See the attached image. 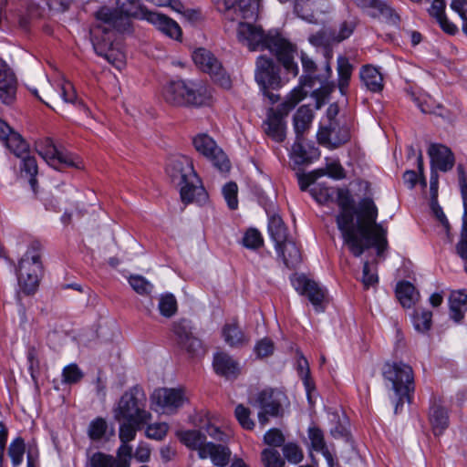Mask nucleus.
I'll return each instance as SVG.
<instances>
[{
    "label": "nucleus",
    "instance_id": "nucleus-1",
    "mask_svg": "<svg viewBox=\"0 0 467 467\" xmlns=\"http://www.w3.org/2000/svg\"><path fill=\"white\" fill-rule=\"evenodd\" d=\"M359 205L360 217L348 227L349 235L344 237V244L356 257L370 247H376L379 255L387 245V231L376 222L378 209L371 199H363Z\"/></svg>",
    "mask_w": 467,
    "mask_h": 467
},
{
    "label": "nucleus",
    "instance_id": "nucleus-2",
    "mask_svg": "<svg viewBox=\"0 0 467 467\" xmlns=\"http://www.w3.org/2000/svg\"><path fill=\"white\" fill-rule=\"evenodd\" d=\"M239 41L250 51L268 49L275 54L287 73L296 77L298 74L297 64L294 61L296 46L278 33L265 34L262 27L249 23L240 22L237 29Z\"/></svg>",
    "mask_w": 467,
    "mask_h": 467
},
{
    "label": "nucleus",
    "instance_id": "nucleus-3",
    "mask_svg": "<svg viewBox=\"0 0 467 467\" xmlns=\"http://www.w3.org/2000/svg\"><path fill=\"white\" fill-rule=\"evenodd\" d=\"M96 25L90 30L95 52L118 68L124 65V54L113 47L115 31H128V20L114 15L103 6L96 13Z\"/></svg>",
    "mask_w": 467,
    "mask_h": 467
},
{
    "label": "nucleus",
    "instance_id": "nucleus-4",
    "mask_svg": "<svg viewBox=\"0 0 467 467\" xmlns=\"http://www.w3.org/2000/svg\"><path fill=\"white\" fill-rule=\"evenodd\" d=\"M166 172L171 182L180 187L182 201L185 203L202 202L206 199L204 188L194 171L192 161L187 156L180 155L169 160Z\"/></svg>",
    "mask_w": 467,
    "mask_h": 467
},
{
    "label": "nucleus",
    "instance_id": "nucleus-5",
    "mask_svg": "<svg viewBox=\"0 0 467 467\" xmlns=\"http://www.w3.org/2000/svg\"><path fill=\"white\" fill-rule=\"evenodd\" d=\"M382 373L387 386L393 391L394 410L398 413L405 401L410 402L411 394L415 389L412 368L402 361L388 362L384 365Z\"/></svg>",
    "mask_w": 467,
    "mask_h": 467
},
{
    "label": "nucleus",
    "instance_id": "nucleus-6",
    "mask_svg": "<svg viewBox=\"0 0 467 467\" xmlns=\"http://www.w3.org/2000/svg\"><path fill=\"white\" fill-rule=\"evenodd\" d=\"M113 416L119 422L127 420L134 423H149L151 414L147 410V397L143 389L134 386L125 391L113 408Z\"/></svg>",
    "mask_w": 467,
    "mask_h": 467
},
{
    "label": "nucleus",
    "instance_id": "nucleus-7",
    "mask_svg": "<svg viewBox=\"0 0 467 467\" xmlns=\"http://www.w3.org/2000/svg\"><path fill=\"white\" fill-rule=\"evenodd\" d=\"M162 96L166 102L175 106L200 107L209 99L203 86L184 80L169 82L163 88Z\"/></svg>",
    "mask_w": 467,
    "mask_h": 467
},
{
    "label": "nucleus",
    "instance_id": "nucleus-8",
    "mask_svg": "<svg viewBox=\"0 0 467 467\" xmlns=\"http://www.w3.org/2000/svg\"><path fill=\"white\" fill-rule=\"evenodd\" d=\"M39 250L40 244L33 242L18 264L16 270L18 285L26 295L34 294L39 285V278L42 273Z\"/></svg>",
    "mask_w": 467,
    "mask_h": 467
},
{
    "label": "nucleus",
    "instance_id": "nucleus-9",
    "mask_svg": "<svg viewBox=\"0 0 467 467\" xmlns=\"http://www.w3.org/2000/svg\"><path fill=\"white\" fill-rule=\"evenodd\" d=\"M306 96L301 88L294 89L285 101L276 109H270L267 118L264 120L262 128L265 133L276 142H283L285 139V123L284 118Z\"/></svg>",
    "mask_w": 467,
    "mask_h": 467
},
{
    "label": "nucleus",
    "instance_id": "nucleus-10",
    "mask_svg": "<svg viewBox=\"0 0 467 467\" xmlns=\"http://www.w3.org/2000/svg\"><path fill=\"white\" fill-rule=\"evenodd\" d=\"M254 78L263 94L268 98L270 103L277 102L279 96L269 91V89H277L282 86L279 66L272 58L260 56L256 60Z\"/></svg>",
    "mask_w": 467,
    "mask_h": 467
},
{
    "label": "nucleus",
    "instance_id": "nucleus-11",
    "mask_svg": "<svg viewBox=\"0 0 467 467\" xmlns=\"http://www.w3.org/2000/svg\"><path fill=\"white\" fill-rule=\"evenodd\" d=\"M35 147L36 152L46 162L57 171H62L67 168H82L81 161L76 155L59 150L51 138L47 137L36 140Z\"/></svg>",
    "mask_w": 467,
    "mask_h": 467
},
{
    "label": "nucleus",
    "instance_id": "nucleus-12",
    "mask_svg": "<svg viewBox=\"0 0 467 467\" xmlns=\"http://www.w3.org/2000/svg\"><path fill=\"white\" fill-rule=\"evenodd\" d=\"M192 59L200 69L208 73L221 87L223 88H231L229 76L223 68L221 62L211 51L202 47L197 48L192 53Z\"/></svg>",
    "mask_w": 467,
    "mask_h": 467
},
{
    "label": "nucleus",
    "instance_id": "nucleus-13",
    "mask_svg": "<svg viewBox=\"0 0 467 467\" xmlns=\"http://www.w3.org/2000/svg\"><path fill=\"white\" fill-rule=\"evenodd\" d=\"M196 150L209 159L220 171L230 170V161L215 141L205 133L198 134L192 140Z\"/></svg>",
    "mask_w": 467,
    "mask_h": 467
},
{
    "label": "nucleus",
    "instance_id": "nucleus-14",
    "mask_svg": "<svg viewBox=\"0 0 467 467\" xmlns=\"http://www.w3.org/2000/svg\"><path fill=\"white\" fill-rule=\"evenodd\" d=\"M327 9V0H295L294 3L295 14L311 24L323 23Z\"/></svg>",
    "mask_w": 467,
    "mask_h": 467
},
{
    "label": "nucleus",
    "instance_id": "nucleus-15",
    "mask_svg": "<svg viewBox=\"0 0 467 467\" xmlns=\"http://www.w3.org/2000/svg\"><path fill=\"white\" fill-rule=\"evenodd\" d=\"M186 398L181 389H159L151 395L152 405H156L164 413H174L182 406Z\"/></svg>",
    "mask_w": 467,
    "mask_h": 467
},
{
    "label": "nucleus",
    "instance_id": "nucleus-16",
    "mask_svg": "<svg viewBox=\"0 0 467 467\" xmlns=\"http://www.w3.org/2000/svg\"><path fill=\"white\" fill-rule=\"evenodd\" d=\"M337 203L340 208L339 213L337 215L336 222L338 230L342 234V238L348 236V229L351 226L354 221L355 210H354V200L346 190L337 189Z\"/></svg>",
    "mask_w": 467,
    "mask_h": 467
},
{
    "label": "nucleus",
    "instance_id": "nucleus-17",
    "mask_svg": "<svg viewBox=\"0 0 467 467\" xmlns=\"http://www.w3.org/2000/svg\"><path fill=\"white\" fill-rule=\"evenodd\" d=\"M295 289L300 294L307 296L316 310H324L322 303L326 296V290L317 282L308 279L305 275H299L292 280Z\"/></svg>",
    "mask_w": 467,
    "mask_h": 467
},
{
    "label": "nucleus",
    "instance_id": "nucleus-18",
    "mask_svg": "<svg viewBox=\"0 0 467 467\" xmlns=\"http://www.w3.org/2000/svg\"><path fill=\"white\" fill-rule=\"evenodd\" d=\"M17 79L14 70L0 58V100L5 105H12L16 99Z\"/></svg>",
    "mask_w": 467,
    "mask_h": 467
},
{
    "label": "nucleus",
    "instance_id": "nucleus-19",
    "mask_svg": "<svg viewBox=\"0 0 467 467\" xmlns=\"http://www.w3.org/2000/svg\"><path fill=\"white\" fill-rule=\"evenodd\" d=\"M349 138L348 130L340 128L336 120H331L327 125L322 126L317 132L318 142L333 149L346 143Z\"/></svg>",
    "mask_w": 467,
    "mask_h": 467
},
{
    "label": "nucleus",
    "instance_id": "nucleus-20",
    "mask_svg": "<svg viewBox=\"0 0 467 467\" xmlns=\"http://www.w3.org/2000/svg\"><path fill=\"white\" fill-rule=\"evenodd\" d=\"M173 332L178 345L190 355L199 356L203 353L201 340L192 335L185 321L174 324Z\"/></svg>",
    "mask_w": 467,
    "mask_h": 467
},
{
    "label": "nucleus",
    "instance_id": "nucleus-21",
    "mask_svg": "<svg viewBox=\"0 0 467 467\" xmlns=\"http://www.w3.org/2000/svg\"><path fill=\"white\" fill-rule=\"evenodd\" d=\"M0 140L16 157H22L29 150L27 142L2 119H0Z\"/></svg>",
    "mask_w": 467,
    "mask_h": 467
},
{
    "label": "nucleus",
    "instance_id": "nucleus-22",
    "mask_svg": "<svg viewBox=\"0 0 467 467\" xmlns=\"http://www.w3.org/2000/svg\"><path fill=\"white\" fill-rule=\"evenodd\" d=\"M285 399V396L282 391L268 389L258 393L255 403L269 416L276 417L280 414Z\"/></svg>",
    "mask_w": 467,
    "mask_h": 467
},
{
    "label": "nucleus",
    "instance_id": "nucleus-23",
    "mask_svg": "<svg viewBox=\"0 0 467 467\" xmlns=\"http://www.w3.org/2000/svg\"><path fill=\"white\" fill-rule=\"evenodd\" d=\"M428 153L433 168L447 171L454 165V156L451 150L442 144H431Z\"/></svg>",
    "mask_w": 467,
    "mask_h": 467
},
{
    "label": "nucleus",
    "instance_id": "nucleus-24",
    "mask_svg": "<svg viewBox=\"0 0 467 467\" xmlns=\"http://www.w3.org/2000/svg\"><path fill=\"white\" fill-rule=\"evenodd\" d=\"M144 19L156 26L160 31L171 38L179 39L182 35L179 25L164 15L150 11L144 15Z\"/></svg>",
    "mask_w": 467,
    "mask_h": 467
},
{
    "label": "nucleus",
    "instance_id": "nucleus-25",
    "mask_svg": "<svg viewBox=\"0 0 467 467\" xmlns=\"http://www.w3.org/2000/svg\"><path fill=\"white\" fill-rule=\"evenodd\" d=\"M199 457L201 459L210 458L215 466L224 467L229 463L231 451L223 444L208 442V444L201 448Z\"/></svg>",
    "mask_w": 467,
    "mask_h": 467
},
{
    "label": "nucleus",
    "instance_id": "nucleus-26",
    "mask_svg": "<svg viewBox=\"0 0 467 467\" xmlns=\"http://www.w3.org/2000/svg\"><path fill=\"white\" fill-rule=\"evenodd\" d=\"M213 365L218 375L229 379H235L240 373L238 362L224 352L214 355Z\"/></svg>",
    "mask_w": 467,
    "mask_h": 467
},
{
    "label": "nucleus",
    "instance_id": "nucleus-27",
    "mask_svg": "<svg viewBox=\"0 0 467 467\" xmlns=\"http://www.w3.org/2000/svg\"><path fill=\"white\" fill-rule=\"evenodd\" d=\"M217 8L220 12H225L231 20L239 17L246 19L253 16L254 13L246 8V4L243 0H215Z\"/></svg>",
    "mask_w": 467,
    "mask_h": 467
},
{
    "label": "nucleus",
    "instance_id": "nucleus-28",
    "mask_svg": "<svg viewBox=\"0 0 467 467\" xmlns=\"http://www.w3.org/2000/svg\"><path fill=\"white\" fill-rule=\"evenodd\" d=\"M317 151L316 148H306L304 145V138L302 136H300V139L296 136V140L290 152V159L296 166L306 165L312 161L313 158L317 156Z\"/></svg>",
    "mask_w": 467,
    "mask_h": 467
},
{
    "label": "nucleus",
    "instance_id": "nucleus-29",
    "mask_svg": "<svg viewBox=\"0 0 467 467\" xmlns=\"http://www.w3.org/2000/svg\"><path fill=\"white\" fill-rule=\"evenodd\" d=\"M359 78L363 86L371 92H380L384 88L381 73L377 67L371 65H365L361 67Z\"/></svg>",
    "mask_w": 467,
    "mask_h": 467
},
{
    "label": "nucleus",
    "instance_id": "nucleus-30",
    "mask_svg": "<svg viewBox=\"0 0 467 467\" xmlns=\"http://www.w3.org/2000/svg\"><path fill=\"white\" fill-rule=\"evenodd\" d=\"M111 13L118 16L126 17L128 20V29L130 28V17H141L144 19V15L150 12L140 5V0H118V9H110Z\"/></svg>",
    "mask_w": 467,
    "mask_h": 467
},
{
    "label": "nucleus",
    "instance_id": "nucleus-31",
    "mask_svg": "<svg viewBox=\"0 0 467 467\" xmlns=\"http://www.w3.org/2000/svg\"><path fill=\"white\" fill-rule=\"evenodd\" d=\"M222 336L224 342L231 348H242L249 341L248 337L244 333L235 320L226 323L223 327Z\"/></svg>",
    "mask_w": 467,
    "mask_h": 467
},
{
    "label": "nucleus",
    "instance_id": "nucleus-32",
    "mask_svg": "<svg viewBox=\"0 0 467 467\" xmlns=\"http://www.w3.org/2000/svg\"><path fill=\"white\" fill-rule=\"evenodd\" d=\"M461 193L463 201L464 213L462 216L461 240L456 245V250L457 254L464 261V269L467 272V184L463 178L461 179Z\"/></svg>",
    "mask_w": 467,
    "mask_h": 467
},
{
    "label": "nucleus",
    "instance_id": "nucleus-33",
    "mask_svg": "<svg viewBox=\"0 0 467 467\" xmlns=\"http://www.w3.org/2000/svg\"><path fill=\"white\" fill-rule=\"evenodd\" d=\"M284 265L290 269L296 268L301 262V253L296 243L287 241L275 248Z\"/></svg>",
    "mask_w": 467,
    "mask_h": 467
},
{
    "label": "nucleus",
    "instance_id": "nucleus-34",
    "mask_svg": "<svg viewBox=\"0 0 467 467\" xmlns=\"http://www.w3.org/2000/svg\"><path fill=\"white\" fill-rule=\"evenodd\" d=\"M38 9V5L30 0H22L21 8L15 14L14 19L20 28L27 30L31 20L39 15Z\"/></svg>",
    "mask_w": 467,
    "mask_h": 467
},
{
    "label": "nucleus",
    "instance_id": "nucleus-35",
    "mask_svg": "<svg viewBox=\"0 0 467 467\" xmlns=\"http://www.w3.org/2000/svg\"><path fill=\"white\" fill-rule=\"evenodd\" d=\"M430 420L435 435H441L449 425L447 410L441 404L434 402L430 409Z\"/></svg>",
    "mask_w": 467,
    "mask_h": 467
},
{
    "label": "nucleus",
    "instance_id": "nucleus-36",
    "mask_svg": "<svg viewBox=\"0 0 467 467\" xmlns=\"http://www.w3.org/2000/svg\"><path fill=\"white\" fill-rule=\"evenodd\" d=\"M337 87L342 95L348 91L354 67L348 58L343 56L337 57Z\"/></svg>",
    "mask_w": 467,
    "mask_h": 467
},
{
    "label": "nucleus",
    "instance_id": "nucleus-37",
    "mask_svg": "<svg viewBox=\"0 0 467 467\" xmlns=\"http://www.w3.org/2000/svg\"><path fill=\"white\" fill-rule=\"evenodd\" d=\"M314 118V113L309 106H301L294 115V130L296 136L300 139L308 130Z\"/></svg>",
    "mask_w": 467,
    "mask_h": 467
},
{
    "label": "nucleus",
    "instance_id": "nucleus-38",
    "mask_svg": "<svg viewBox=\"0 0 467 467\" xmlns=\"http://www.w3.org/2000/svg\"><path fill=\"white\" fill-rule=\"evenodd\" d=\"M268 233L275 242V247L278 248L283 243L287 242V229L278 215H272L268 221Z\"/></svg>",
    "mask_w": 467,
    "mask_h": 467
},
{
    "label": "nucleus",
    "instance_id": "nucleus-39",
    "mask_svg": "<svg viewBox=\"0 0 467 467\" xmlns=\"http://www.w3.org/2000/svg\"><path fill=\"white\" fill-rule=\"evenodd\" d=\"M451 317L456 322L462 319L464 312L467 310V293L456 291L450 296Z\"/></svg>",
    "mask_w": 467,
    "mask_h": 467
},
{
    "label": "nucleus",
    "instance_id": "nucleus-40",
    "mask_svg": "<svg viewBox=\"0 0 467 467\" xmlns=\"http://www.w3.org/2000/svg\"><path fill=\"white\" fill-rule=\"evenodd\" d=\"M180 439L187 447L197 450L200 452L201 448L208 444L206 441V435L202 430H191L182 431L180 434Z\"/></svg>",
    "mask_w": 467,
    "mask_h": 467
},
{
    "label": "nucleus",
    "instance_id": "nucleus-41",
    "mask_svg": "<svg viewBox=\"0 0 467 467\" xmlns=\"http://www.w3.org/2000/svg\"><path fill=\"white\" fill-rule=\"evenodd\" d=\"M357 5L363 9L371 10L372 16H382L385 17H391L393 10L390 6L386 5L380 0H355Z\"/></svg>",
    "mask_w": 467,
    "mask_h": 467
},
{
    "label": "nucleus",
    "instance_id": "nucleus-42",
    "mask_svg": "<svg viewBox=\"0 0 467 467\" xmlns=\"http://www.w3.org/2000/svg\"><path fill=\"white\" fill-rule=\"evenodd\" d=\"M396 296L403 307L410 308L415 301V287L410 282H400L396 287Z\"/></svg>",
    "mask_w": 467,
    "mask_h": 467
},
{
    "label": "nucleus",
    "instance_id": "nucleus-43",
    "mask_svg": "<svg viewBox=\"0 0 467 467\" xmlns=\"http://www.w3.org/2000/svg\"><path fill=\"white\" fill-rule=\"evenodd\" d=\"M109 425L105 419L98 417L90 421L88 428V436L93 441H102L107 437Z\"/></svg>",
    "mask_w": 467,
    "mask_h": 467
},
{
    "label": "nucleus",
    "instance_id": "nucleus-44",
    "mask_svg": "<svg viewBox=\"0 0 467 467\" xmlns=\"http://www.w3.org/2000/svg\"><path fill=\"white\" fill-rule=\"evenodd\" d=\"M119 425V437L121 442H130L135 439L137 431L140 430L146 422L134 423L132 420H122Z\"/></svg>",
    "mask_w": 467,
    "mask_h": 467
},
{
    "label": "nucleus",
    "instance_id": "nucleus-45",
    "mask_svg": "<svg viewBox=\"0 0 467 467\" xmlns=\"http://www.w3.org/2000/svg\"><path fill=\"white\" fill-rule=\"evenodd\" d=\"M25 451L26 444L23 438L17 437L11 441L7 449V453L11 459L13 467H18L21 465L24 460Z\"/></svg>",
    "mask_w": 467,
    "mask_h": 467
},
{
    "label": "nucleus",
    "instance_id": "nucleus-46",
    "mask_svg": "<svg viewBox=\"0 0 467 467\" xmlns=\"http://www.w3.org/2000/svg\"><path fill=\"white\" fill-rule=\"evenodd\" d=\"M358 25L356 16H348L346 20L341 22L338 26V30L333 33V39L337 42H341L348 38L354 32Z\"/></svg>",
    "mask_w": 467,
    "mask_h": 467
},
{
    "label": "nucleus",
    "instance_id": "nucleus-47",
    "mask_svg": "<svg viewBox=\"0 0 467 467\" xmlns=\"http://www.w3.org/2000/svg\"><path fill=\"white\" fill-rule=\"evenodd\" d=\"M60 97L63 99V100L66 103H70V104L76 105L77 107H78L79 109H82L85 111L88 110V108L85 106V104L81 100H78L77 94H76L75 88H74L73 84L69 81H64L61 84Z\"/></svg>",
    "mask_w": 467,
    "mask_h": 467
},
{
    "label": "nucleus",
    "instance_id": "nucleus-48",
    "mask_svg": "<svg viewBox=\"0 0 467 467\" xmlns=\"http://www.w3.org/2000/svg\"><path fill=\"white\" fill-rule=\"evenodd\" d=\"M88 467H120V465L113 455L97 451L88 458Z\"/></svg>",
    "mask_w": 467,
    "mask_h": 467
},
{
    "label": "nucleus",
    "instance_id": "nucleus-49",
    "mask_svg": "<svg viewBox=\"0 0 467 467\" xmlns=\"http://www.w3.org/2000/svg\"><path fill=\"white\" fill-rule=\"evenodd\" d=\"M311 196L320 204H326L332 202L336 193V189L318 184L309 191Z\"/></svg>",
    "mask_w": 467,
    "mask_h": 467
},
{
    "label": "nucleus",
    "instance_id": "nucleus-50",
    "mask_svg": "<svg viewBox=\"0 0 467 467\" xmlns=\"http://www.w3.org/2000/svg\"><path fill=\"white\" fill-rule=\"evenodd\" d=\"M158 308L161 316L171 317L177 311V301L173 295H162L159 299Z\"/></svg>",
    "mask_w": 467,
    "mask_h": 467
},
{
    "label": "nucleus",
    "instance_id": "nucleus-51",
    "mask_svg": "<svg viewBox=\"0 0 467 467\" xmlns=\"http://www.w3.org/2000/svg\"><path fill=\"white\" fill-rule=\"evenodd\" d=\"M129 284L136 293L141 296L150 295L153 289V285L145 277L139 275H130L129 278Z\"/></svg>",
    "mask_w": 467,
    "mask_h": 467
},
{
    "label": "nucleus",
    "instance_id": "nucleus-52",
    "mask_svg": "<svg viewBox=\"0 0 467 467\" xmlns=\"http://www.w3.org/2000/svg\"><path fill=\"white\" fill-rule=\"evenodd\" d=\"M307 433H308V438L311 442V448L314 451H316L317 452H321L324 450L327 449V443H326L325 438H324V433L319 428H317L316 426L309 427Z\"/></svg>",
    "mask_w": 467,
    "mask_h": 467
},
{
    "label": "nucleus",
    "instance_id": "nucleus-53",
    "mask_svg": "<svg viewBox=\"0 0 467 467\" xmlns=\"http://www.w3.org/2000/svg\"><path fill=\"white\" fill-rule=\"evenodd\" d=\"M26 153H24L22 157V171H25L29 177V182L32 188L35 190V185L36 183V180L35 176L37 174V164L35 157L27 156Z\"/></svg>",
    "mask_w": 467,
    "mask_h": 467
},
{
    "label": "nucleus",
    "instance_id": "nucleus-54",
    "mask_svg": "<svg viewBox=\"0 0 467 467\" xmlns=\"http://www.w3.org/2000/svg\"><path fill=\"white\" fill-rule=\"evenodd\" d=\"M431 317L432 313L431 311L416 312L412 317L415 329L422 333L428 331L431 327Z\"/></svg>",
    "mask_w": 467,
    "mask_h": 467
},
{
    "label": "nucleus",
    "instance_id": "nucleus-55",
    "mask_svg": "<svg viewBox=\"0 0 467 467\" xmlns=\"http://www.w3.org/2000/svg\"><path fill=\"white\" fill-rule=\"evenodd\" d=\"M262 461L265 467H283L285 464L278 451L270 448L262 451Z\"/></svg>",
    "mask_w": 467,
    "mask_h": 467
},
{
    "label": "nucleus",
    "instance_id": "nucleus-56",
    "mask_svg": "<svg viewBox=\"0 0 467 467\" xmlns=\"http://www.w3.org/2000/svg\"><path fill=\"white\" fill-rule=\"evenodd\" d=\"M264 244L260 232L251 228L247 230L243 237V244L249 249H257Z\"/></svg>",
    "mask_w": 467,
    "mask_h": 467
},
{
    "label": "nucleus",
    "instance_id": "nucleus-57",
    "mask_svg": "<svg viewBox=\"0 0 467 467\" xmlns=\"http://www.w3.org/2000/svg\"><path fill=\"white\" fill-rule=\"evenodd\" d=\"M120 467H130L132 459V447L128 442H121L114 456Z\"/></svg>",
    "mask_w": 467,
    "mask_h": 467
},
{
    "label": "nucleus",
    "instance_id": "nucleus-58",
    "mask_svg": "<svg viewBox=\"0 0 467 467\" xmlns=\"http://www.w3.org/2000/svg\"><path fill=\"white\" fill-rule=\"evenodd\" d=\"M235 417L239 421L240 425L245 430H253L254 427V422L250 418L251 411L248 408L244 407L243 404H239L236 406L234 410Z\"/></svg>",
    "mask_w": 467,
    "mask_h": 467
},
{
    "label": "nucleus",
    "instance_id": "nucleus-59",
    "mask_svg": "<svg viewBox=\"0 0 467 467\" xmlns=\"http://www.w3.org/2000/svg\"><path fill=\"white\" fill-rule=\"evenodd\" d=\"M325 175L323 170H317L309 173H296L299 188L302 192L307 190V188L316 182L320 176Z\"/></svg>",
    "mask_w": 467,
    "mask_h": 467
},
{
    "label": "nucleus",
    "instance_id": "nucleus-60",
    "mask_svg": "<svg viewBox=\"0 0 467 467\" xmlns=\"http://www.w3.org/2000/svg\"><path fill=\"white\" fill-rule=\"evenodd\" d=\"M237 191L238 187L235 182H228L223 188V196L231 210H234L238 206Z\"/></svg>",
    "mask_w": 467,
    "mask_h": 467
},
{
    "label": "nucleus",
    "instance_id": "nucleus-61",
    "mask_svg": "<svg viewBox=\"0 0 467 467\" xmlns=\"http://www.w3.org/2000/svg\"><path fill=\"white\" fill-rule=\"evenodd\" d=\"M331 420L335 422V426L330 429V434L336 438H344L348 436V429L346 426V420L340 419V416L337 413L331 414Z\"/></svg>",
    "mask_w": 467,
    "mask_h": 467
},
{
    "label": "nucleus",
    "instance_id": "nucleus-62",
    "mask_svg": "<svg viewBox=\"0 0 467 467\" xmlns=\"http://www.w3.org/2000/svg\"><path fill=\"white\" fill-rule=\"evenodd\" d=\"M283 453L285 459L292 463H298L303 459L301 449L295 443H287L283 447Z\"/></svg>",
    "mask_w": 467,
    "mask_h": 467
},
{
    "label": "nucleus",
    "instance_id": "nucleus-63",
    "mask_svg": "<svg viewBox=\"0 0 467 467\" xmlns=\"http://www.w3.org/2000/svg\"><path fill=\"white\" fill-rule=\"evenodd\" d=\"M62 376L64 382L72 384L79 381L83 373L76 364H70L64 368Z\"/></svg>",
    "mask_w": 467,
    "mask_h": 467
},
{
    "label": "nucleus",
    "instance_id": "nucleus-64",
    "mask_svg": "<svg viewBox=\"0 0 467 467\" xmlns=\"http://www.w3.org/2000/svg\"><path fill=\"white\" fill-rule=\"evenodd\" d=\"M264 441L269 446L280 447L285 442V436L280 430L273 428L265 434Z\"/></svg>",
    "mask_w": 467,
    "mask_h": 467
}]
</instances>
